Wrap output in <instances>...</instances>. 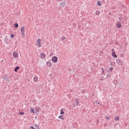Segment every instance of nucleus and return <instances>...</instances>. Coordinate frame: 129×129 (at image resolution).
<instances>
[{"label": "nucleus", "instance_id": "obj_1", "mask_svg": "<svg viewBox=\"0 0 129 129\" xmlns=\"http://www.w3.org/2000/svg\"><path fill=\"white\" fill-rule=\"evenodd\" d=\"M41 42H42V40L40 39H38L36 41V45L39 47H42V45H41Z\"/></svg>", "mask_w": 129, "mask_h": 129}, {"label": "nucleus", "instance_id": "obj_2", "mask_svg": "<svg viewBox=\"0 0 129 129\" xmlns=\"http://www.w3.org/2000/svg\"><path fill=\"white\" fill-rule=\"evenodd\" d=\"M13 56L14 58H19V53L17 51H14L13 52Z\"/></svg>", "mask_w": 129, "mask_h": 129}, {"label": "nucleus", "instance_id": "obj_3", "mask_svg": "<svg viewBox=\"0 0 129 129\" xmlns=\"http://www.w3.org/2000/svg\"><path fill=\"white\" fill-rule=\"evenodd\" d=\"M52 61L53 63H57V62H58V57H57V56H53Z\"/></svg>", "mask_w": 129, "mask_h": 129}, {"label": "nucleus", "instance_id": "obj_4", "mask_svg": "<svg viewBox=\"0 0 129 129\" xmlns=\"http://www.w3.org/2000/svg\"><path fill=\"white\" fill-rule=\"evenodd\" d=\"M112 56L113 57V58H117V55H116V54L115 53V52L114 51V49H112Z\"/></svg>", "mask_w": 129, "mask_h": 129}, {"label": "nucleus", "instance_id": "obj_5", "mask_svg": "<svg viewBox=\"0 0 129 129\" xmlns=\"http://www.w3.org/2000/svg\"><path fill=\"white\" fill-rule=\"evenodd\" d=\"M46 57V54L42 52L40 53V58L41 59H44Z\"/></svg>", "mask_w": 129, "mask_h": 129}, {"label": "nucleus", "instance_id": "obj_6", "mask_svg": "<svg viewBox=\"0 0 129 129\" xmlns=\"http://www.w3.org/2000/svg\"><path fill=\"white\" fill-rule=\"evenodd\" d=\"M20 31H21V33H25L26 30L25 29V27L24 26H22L21 28Z\"/></svg>", "mask_w": 129, "mask_h": 129}, {"label": "nucleus", "instance_id": "obj_7", "mask_svg": "<svg viewBox=\"0 0 129 129\" xmlns=\"http://www.w3.org/2000/svg\"><path fill=\"white\" fill-rule=\"evenodd\" d=\"M40 110H41V108L40 107H36L35 113H38L39 112Z\"/></svg>", "mask_w": 129, "mask_h": 129}, {"label": "nucleus", "instance_id": "obj_8", "mask_svg": "<svg viewBox=\"0 0 129 129\" xmlns=\"http://www.w3.org/2000/svg\"><path fill=\"white\" fill-rule=\"evenodd\" d=\"M21 38H22V39L26 38V35L25 34V32H21Z\"/></svg>", "mask_w": 129, "mask_h": 129}, {"label": "nucleus", "instance_id": "obj_9", "mask_svg": "<svg viewBox=\"0 0 129 129\" xmlns=\"http://www.w3.org/2000/svg\"><path fill=\"white\" fill-rule=\"evenodd\" d=\"M58 118H59V119H62V120H64V119H65V118H64V116H63V115H60L58 116Z\"/></svg>", "mask_w": 129, "mask_h": 129}, {"label": "nucleus", "instance_id": "obj_10", "mask_svg": "<svg viewBox=\"0 0 129 129\" xmlns=\"http://www.w3.org/2000/svg\"><path fill=\"white\" fill-rule=\"evenodd\" d=\"M116 26H117V28H121V24L120 22L117 23Z\"/></svg>", "mask_w": 129, "mask_h": 129}, {"label": "nucleus", "instance_id": "obj_11", "mask_svg": "<svg viewBox=\"0 0 129 129\" xmlns=\"http://www.w3.org/2000/svg\"><path fill=\"white\" fill-rule=\"evenodd\" d=\"M97 6H98V7H101V6H102V4H101V1H98L97 2Z\"/></svg>", "mask_w": 129, "mask_h": 129}, {"label": "nucleus", "instance_id": "obj_12", "mask_svg": "<svg viewBox=\"0 0 129 129\" xmlns=\"http://www.w3.org/2000/svg\"><path fill=\"white\" fill-rule=\"evenodd\" d=\"M114 119H115V121H117V120H119V116H115Z\"/></svg>", "mask_w": 129, "mask_h": 129}, {"label": "nucleus", "instance_id": "obj_13", "mask_svg": "<svg viewBox=\"0 0 129 129\" xmlns=\"http://www.w3.org/2000/svg\"><path fill=\"white\" fill-rule=\"evenodd\" d=\"M18 70H20V67H17L16 68H15L14 71L15 72H18Z\"/></svg>", "mask_w": 129, "mask_h": 129}, {"label": "nucleus", "instance_id": "obj_14", "mask_svg": "<svg viewBox=\"0 0 129 129\" xmlns=\"http://www.w3.org/2000/svg\"><path fill=\"white\" fill-rule=\"evenodd\" d=\"M95 14H96L97 16H99V15H100V11H96V13H95Z\"/></svg>", "mask_w": 129, "mask_h": 129}, {"label": "nucleus", "instance_id": "obj_15", "mask_svg": "<svg viewBox=\"0 0 129 129\" xmlns=\"http://www.w3.org/2000/svg\"><path fill=\"white\" fill-rule=\"evenodd\" d=\"M33 81L34 82H37V81H38V77H34L33 78Z\"/></svg>", "mask_w": 129, "mask_h": 129}, {"label": "nucleus", "instance_id": "obj_16", "mask_svg": "<svg viewBox=\"0 0 129 129\" xmlns=\"http://www.w3.org/2000/svg\"><path fill=\"white\" fill-rule=\"evenodd\" d=\"M60 5H61V6H62V7H65L66 3L65 2H61L60 3Z\"/></svg>", "mask_w": 129, "mask_h": 129}, {"label": "nucleus", "instance_id": "obj_17", "mask_svg": "<svg viewBox=\"0 0 129 129\" xmlns=\"http://www.w3.org/2000/svg\"><path fill=\"white\" fill-rule=\"evenodd\" d=\"M15 28H16V29H18V28H19V24H18V23L15 24Z\"/></svg>", "mask_w": 129, "mask_h": 129}, {"label": "nucleus", "instance_id": "obj_18", "mask_svg": "<svg viewBox=\"0 0 129 129\" xmlns=\"http://www.w3.org/2000/svg\"><path fill=\"white\" fill-rule=\"evenodd\" d=\"M47 64L49 66V67H51V66H52V63H51L50 62L47 61Z\"/></svg>", "mask_w": 129, "mask_h": 129}, {"label": "nucleus", "instance_id": "obj_19", "mask_svg": "<svg viewBox=\"0 0 129 129\" xmlns=\"http://www.w3.org/2000/svg\"><path fill=\"white\" fill-rule=\"evenodd\" d=\"M31 112H32V113H35V109L34 108H31Z\"/></svg>", "mask_w": 129, "mask_h": 129}, {"label": "nucleus", "instance_id": "obj_20", "mask_svg": "<svg viewBox=\"0 0 129 129\" xmlns=\"http://www.w3.org/2000/svg\"><path fill=\"white\" fill-rule=\"evenodd\" d=\"M64 112L63 111V109H61L60 111V114H64Z\"/></svg>", "mask_w": 129, "mask_h": 129}, {"label": "nucleus", "instance_id": "obj_21", "mask_svg": "<svg viewBox=\"0 0 129 129\" xmlns=\"http://www.w3.org/2000/svg\"><path fill=\"white\" fill-rule=\"evenodd\" d=\"M34 126H35V127H36L37 129L40 128V127L39 126V125H38L37 124H35Z\"/></svg>", "mask_w": 129, "mask_h": 129}, {"label": "nucleus", "instance_id": "obj_22", "mask_svg": "<svg viewBox=\"0 0 129 129\" xmlns=\"http://www.w3.org/2000/svg\"><path fill=\"white\" fill-rule=\"evenodd\" d=\"M66 39V37H61V41H64V40H65Z\"/></svg>", "mask_w": 129, "mask_h": 129}, {"label": "nucleus", "instance_id": "obj_23", "mask_svg": "<svg viewBox=\"0 0 129 129\" xmlns=\"http://www.w3.org/2000/svg\"><path fill=\"white\" fill-rule=\"evenodd\" d=\"M21 114H25V113L24 112H22L21 111H19V115H21Z\"/></svg>", "mask_w": 129, "mask_h": 129}, {"label": "nucleus", "instance_id": "obj_24", "mask_svg": "<svg viewBox=\"0 0 129 129\" xmlns=\"http://www.w3.org/2000/svg\"><path fill=\"white\" fill-rule=\"evenodd\" d=\"M79 104V102L78 101V99H77V105L78 106V105Z\"/></svg>", "mask_w": 129, "mask_h": 129}, {"label": "nucleus", "instance_id": "obj_25", "mask_svg": "<svg viewBox=\"0 0 129 129\" xmlns=\"http://www.w3.org/2000/svg\"><path fill=\"white\" fill-rule=\"evenodd\" d=\"M30 129H35L34 127H33V126H31L30 127Z\"/></svg>", "mask_w": 129, "mask_h": 129}, {"label": "nucleus", "instance_id": "obj_26", "mask_svg": "<svg viewBox=\"0 0 129 129\" xmlns=\"http://www.w3.org/2000/svg\"><path fill=\"white\" fill-rule=\"evenodd\" d=\"M14 37H15V35L14 34H12L11 35V38H14Z\"/></svg>", "mask_w": 129, "mask_h": 129}, {"label": "nucleus", "instance_id": "obj_27", "mask_svg": "<svg viewBox=\"0 0 129 129\" xmlns=\"http://www.w3.org/2000/svg\"><path fill=\"white\" fill-rule=\"evenodd\" d=\"M110 71H112V70H113V68H112V67L110 68Z\"/></svg>", "mask_w": 129, "mask_h": 129}, {"label": "nucleus", "instance_id": "obj_28", "mask_svg": "<svg viewBox=\"0 0 129 129\" xmlns=\"http://www.w3.org/2000/svg\"><path fill=\"white\" fill-rule=\"evenodd\" d=\"M106 119H109V117H106Z\"/></svg>", "mask_w": 129, "mask_h": 129}, {"label": "nucleus", "instance_id": "obj_29", "mask_svg": "<svg viewBox=\"0 0 129 129\" xmlns=\"http://www.w3.org/2000/svg\"><path fill=\"white\" fill-rule=\"evenodd\" d=\"M102 72H103V73H104V71L103 70V69H102Z\"/></svg>", "mask_w": 129, "mask_h": 129}, {"label": "nucleus", "instance_id": "obj_30", "mask_svg": "<svg viewBox=\"0 0 129 129\" xmlns=\"http://www.w3.org/2000/svg\"><path fill=\"white\" fill-rule=\"evenodd\" d=\"M98 104H99V102L98 103Z\"/></svg>", "mask_w": 129, "mask_h": 129}]
</instances>
